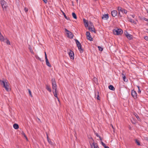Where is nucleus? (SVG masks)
Listing matches in <instances>:
<instances>
[{
	"instance_id": "15",
	"label": "nucleus",
	"mask_w": 148,
	"mask_h": 148,
	"mask_svg": "<svg viewBox=\"0 0 148 148\" xmlns=\"http://www.w3.org/2000/svg\"><path fill=\"white\" fill-rule=\"evenodd\" d=\"M83 21L85 27H88V21L86 20L85 19H83Z\"/></svg>"
},
{
	"instance_id": "10",
	"label": "nucleus",
	"mask_w": 148,
	"mask_h": 148,
	"mask_svg": "<svg viewBox=\"0 0 148 148\" xmlns=\"http://www.w3.org/2000/svg\"><path fill=\"white\" fill-rule=\"evenodd\" d=\"M86 37L90 41L93 40V38L90 35V32H86Z\"/></svg>"
},
{
	"instance_id": "20",
	"label": "nucleus",
	"mask_w": 148,
	"mask_h": 148,
	"mask_svg": "<svg viewBox=\"0 0 148 148\" xmlns=\"http://www.w3.org/2000/svg\"><path fill=\"white\" fill-rule=\"evenodd\" d=\"M126 37L129 40H131L133 38V36L131 34H128Z\"/></svg>"
},
{
	"instance_id": "26",
	"label": "nucleus",
	"mask_w": 148,
	"mask_h": 148,
	"mask_svg": "<svg viewBox=\"0 0 148 148\" xmlns=\"http://www.w3.org/2000/svg\"><path fill=\"white\" fill-rule=\"evenodd\" d=\"M73 17L75 19H77V16L75 12H73L72 14Z\"/></svg>"
},
{
	"instance_id": "8",
	"label": "nucleus",
	"mask_w": 148,
	"mask_h": 148,
	"mask_svg": "<svg viewBox=\"0 0 148 148\" xmlns=\"http://www.w3.org/2000/svg\"><path fill=\"white\" fill-rule=\"evenodd\" d=\"M117 10L118 11L122 12L123 13L126 14L127 12V10L119 6L117 7Z\"/></svg>"
},
{
	"instance_id": "31",
	"label": "nucleus",
	"mask_w": 148,
	"mask_h": 148,
	"mask_svg": "<svg viewBox=\"0 0 148 148\" xmlns=\"http://www.w3.org/2000/svg\"><path fill=\"white\" fill-rule=\"evenodd\" d=\"M94 27L93 24L91 21H90L89 22V27Z\"/></svg>"
},
{
	"instance_id": "47",
	"label": "nucleus",
	"mask_w": 148,
	"mask_h": 148,
	"mask_svg": "<svg viewBox=\"0 0 148 148\" xmlns=\"http://www.w3.org/2000/svg\"><path fill=\"white\" fill-rule=\"evenodd\" d=\"M45 58H47V54H46V52H45Z\"/></svg>"
},
{
	"instance_id": "57",
	"label": "nucleus",
	"mask_w": 148,
	"mask_h": 148,
	"mask_svg": "<svg viewBox=\"0 0 148 148\" xmlns=\"http://www.w3.org/2000/svg\"><path fill=\"white\" fill-rule=\"evenodd\" d=\"M112 127L113 128V126L112 125Z\"/></svg>"
},
{
	"instance_id": "12",
	"label": "nucleus",
	"mask_w": 148,
	"mask_h": 148,
	"mask_svg": "<svg viewBox=\"0 0 148 148\" xmlns=\"http://www.w3.org/2000/svg\"><path fill=\"white\" fill-rule=\"evenodd\" d=\"M118 14V12L116 10H113L111 12V14L113 17H114Z\"/></svg>"
},
{
	"instance_id": "48",
	"label": "nucleus",
	"mask_w": 148,
	"mask_h": 148,
	"mask_svg": "<svg viewBox=\"0 0 148 148\" xmlns=\"http://www.w3.org/2000/svg\"><path fill=\"white\" fill-rule=\"evenodd\" d=\"M136 118L138 120H139V119H140L139 117L138 116H136Z\"/></svg>"
},
{
	"instance_id": "16",
	"label": "nucleus",
	"mask_w": 148,
	"mask_h": 148,
	"mask_svg": "<svg viewBox=\"0 0 148 148\" xmlns=\"http://www.w3.org/2000/svg\"><path fill=\"white\" fill-rule=\"evenodd\" d=\"M46 60V65L49 67H51V65L50 64L49 60L47 59V58H45Z\"/></svg>"
},
{
	"instance_id": "36",
	"label": "nucleus",
	"mask_w": 148,
	"mask_h": 148,
	"mask_svg": "<svg viewBox=\"0 0 148 148\" xmlns=\"http://www.w3.org/2000/svg\"><path fill=\"white\" fill-rule=\"evenodd\" d=\"M119 11V12H118V16L119 17H121L122 16V15L120 13V12H119V11Z\"/></svg>"
},
{
	"instance_id": "53",
	"label": "nucleus",
	"mask_w": 148,
	"mask_h": 148,
	"mask_svg": "<svg viewBox=\"0 0 148 148\" xmlns=\"http://www.w3.org/2000/svg\"><path fill=\"white\" fill-rule=\"evenodd\" d=\"M147 91L148 92V88L147 89Z\"/></svg>"
},
{
	"instance_id": "50",
	"label": "nucleus",
	"mask_w": 148,
	"mask_h": 148,
	"mask_svg": "<svg viewBox=\"0 0 148 148\" xmlns=\"http://www.w3.org/2000/svg\"><path fill=\"white\" fill-rule=\"evenodd\" d=\"M99 140H102V139L101 138V136H99Z\"/></svg>"
},
{
	"instance_id": "27",
	"label": "nucleus",
	"mask_w": 148,
	"mask_h": 148,
	"mask_svg": "<svg viewBox=\"0 0 148 148\" xmlns=\"http://www.w3.org/2000/svg\"><path fill=\"white\" fill-rule=\"evenodd\" d=\"M129 21L132 23H134V24H136V22L135 21H134V20L130 18L129 19Z\"/></svg>"
},
{
	"instance_id": "43",
	"label": "nucleus",
	"mask_w": 148,
	"mask_h": 148,
	"mask_svg": "<svg viewBox=\"0 0 148 148\" xmlns=\"http://www.w3.org/2000/svg\"><path fill=\"white\" fill-rule=\"evenodd\" d=\"M95 134L97 137H99V136L98 134L97 133H95Z\"/></svg>"
},
{
	"instance_id": "23",
	"label": "nucleus",
	"mask_w": 148,
	"mask_h": 148,
	"mask_svg": "<svg viewBox=\"0 0 148 148\" xmlns=\"http://www.w3.org/2000/svg\"><path fill=\"white\" fill-rule=\"evenodd\" d=\"M13 127L15 129H17L19 128L18 125L16 123H14L13 125Z\"/></svg>"
},
{
	"instance_id": "42",
	"label": "nucleus",
	"mask_w": 148,
	"mask_h": 148,
	"mask_svg": "<svg viewBox=\"0 0 148 148\" xmlns=\"http://www.w3.org/2000/svg\"><path fill=\"white\" fill-rule=\"evenodd\" d=\"M36 58L38 60H39L41 61V59H40V58L38 56H37L36 57Z\"/></svg>"
},
{
	"instance_id": "24",
	"label": "nucleus",
	"mask_w": 148,
	"mask_h": 148,
	"mask_svg": "<svg viewBox=\"0 0 148 148\" xmlns=\"http://www.w3.org/2000/svg\"><path fill=\"white\" fill-rule=\"evenodd\" d=\"M29 49L30 51V52L32 53V54H34V52L33 51L32 48L31 46L30 45H29Z\"/></svg>"
},
{
	"instance_id": "55",
	"label": "nucleus",
	"mask_w": 148,
	"mask_h": 148,
	"mask_svg": "<svg viewBox=\"0 0 148 148\" xmlns=\"http://www.w3.org/2000/svg\"><path fill=\"white\" fill-rule=\"evenodd\" d=\"M147 25H148V23H147Z\"/></svg>"
},
{
	"instance_id": "46",
	"label": "nucleus",
	"mask_w": 148,
	"mask_h": 148,
	"mask_svg": "<svg viewBox=\"0 0 148 148\" xmlns=\"http://www.w3.org/2000/svg\"><path fill=\"white\" fill-rule=\"evenodd\" d=\"M45 3H47V0H42Z\"/></svg>"
},
{
	"instance_id": "9",
	"label": "nucleus",
	"mask_w": 148,
	"mask_h": 148,
	"mask_svg": "<svg viewBox=\"0 0 148 148\" xmlns=\"http://www.w3.org/2000/svg\"><path fill=\"white\" fill-rule=\"evenodd\" d=\"M131 95L133 98L136 99L137 98V95L136 91L134 90L131 91Z\"/></svg>"
},
{
	"instance_id": "25",
	"label": "nucleus",
	"mask_w": 148,
	"mask_h": 148,
	"mask_svg": "<svg viewBox=\"0 0 148 148\" xmlns=\"http://www.w3.org/2000/svg\"><path fill=\"white\" fill-rule=\"evenodd\" d=\"M62 12L63 14V15L64 16V18L67 20H70L69 18V17H67V16H66V15L65 13H64V12H63L62 11Z\"/></svg>"
},
{
	"instance_id": "28",
	"label": "nucleus",
	"mask_w": 148,
	"mask_h": 148,
	"mask_svg": "<svg viewBox=\"0 0 148 148\" xmlns=\"http://www.w3.org/2000/svg\"><path fill=\"white\" fill-rule=\"evenodd\" d=\"M4 42H6L8 45H10V41L8 40L7 39V38H5V40Z\"/></svg>"
},
{
	"instance_id": "39",
	"label": "nucleus",
	"mask_w": 148,
	"mask_h": 148,
	"mask_svg": "<svg viewBox=\"0 0 148 148\" xmlns=\"http://www.w3.org/2000/svg\"><path fill=\"white\" fill-rule=\"evenodd\" d=\"M24 11L26 13L28 11V9L26 8H24Z\"/></svg>"
},
{
	"instance_id": "33",
	"label": "nucleus",
	"mask_w": 148,
	"mask_h": 148,
	"mask_svg": "<svg viewBox=\"0 0 148 148\" xmlns=\"http://www.w3.org/2000/svg\"><path fill=\"white\" fill-rule=\"evenodd\" d=\"M99 50L100 51H102L103 49L100 46H98Z\"/></svg>"
},
{
	"instance_id": "5",
	"label": "nucleus",
	"mask_w": 148,
	"mask_h": 148,
	"mask_svg": "<svg viewBox=\"0 0 148 148\" xmlns=\"http://www.w3.org/2000/svg\"><path fill=\"white\" fill-rule=\"evenodd\" d=\"M0 3L3 9H6L8 7V4L4 0H1L0 1Z\"/></svg>"
},
{
	"instance_id": "52",
	"label": "nucleus",
	"mask_w": 148,
	"mask_h": 148,
	"mask_svg": "<svg viewBox=\"0 0 148 148\" xmlns=\"http://www.w3.org/2000/svg\"><path fill=\"white\" fill-rule=\"evenodd\" d=\"M94 79H95H95H97L96 78H94Z\"/></svg>"
},
{
	"instance_id": "34",
	"label": "nucleus",
	"mask_w": 148,
	"mask_h": 148,
	"mask_svg": "<svg viewBox=\"0 0 148 148\" xmlns=\"http://www.w3.org/2000/svg\"><path fill=\"white\" fill-rule=\"evenodd\" d=\"M98 95H97V98L98 100H100V97L99 95V92H97Z\"/></svg>"
},
{
	"instance_id": "22",
	"label": "nucleus",
	"mask_w": 148,
	"mask_h": 148,
	"mask_svg": "<svg viewBox=\"0 0 148 148\" xmlns=\"http://www.w3.org/2000/svg\"><path fill=\"white\" fill-rule=\"evenodd\" d=\"M108 88L110 90H114L115 89L113 86L112 85H109L108 86Z\"/></svg>"
},
{
	"instance_id": "13",
	"label": "nucleus",
	"mask_w": 148,
	"mask_h": 148,
	"mask_svg": "<svg viewBox=\"0 0 148 148\" xmlns=\"http://www.w3.org/2000/svg\"><path fill=\"white\" fill-rule=\"evenodd\" d=\"M109 18V14H108L103 15L102 17V19H105V20H107Z\"/></svg>"
},
{
	"instance_id": "51",
	"label": "nucleus",
	"mask_w": 148,
	"mask_h": 148,
	"mask_svg": "<svg viewBox=\"0 0 148 148\" xmlns=\"http://www.w3.org/2000/svg\"><path fill=\"white\" fill-rule=\"evenodd\" d=\"M104 148H109V147L108 146H105V147H104Z\"/></svg>"
},
{
	"instance_id": "37",
	"label": "nucleus",
	"mask_w": 148,
	"mask_h": 148,
	"mask_svg": "<svg viewBox=\"0 0 148 148\" xmlns=\"http://www.w3.org/2000/svg\"><path fill=\"white\" fill-rule=\"evenodd\" d=\"M144 38L146 40L148 41V36H145L144 37Z\"/></svg>"
},
{
	"instance_id": "54",
	"label": "nucleus",
	"mask_w": 148,
	"mask_h": 148,
	"mask_svg": "<svg viewBox=\"0 0 148 148\" xmlns=\"http://www.w3.org/2000/svg\"><path fill=\"white\" fill-rule=\"evenodd\" d=\"M78 0H76V1H77V3L78 2Z\"/></svg>"
},
{
	"instance_id": "35",
	"label": "nucleus",
	"mask_w": 148,
	"mask_h": 148,
	"mask_svg": "<svg viewBox=\"0 0 148 148\" xmlns=\"http://www.w3.org/2000/svg\"><path fill=\"white\" fill-rule=\"evenodd\" d=\"M28 92H29V95L31 97H32V94L31 92V90H30V89H28Z\"/></svg>"
},
{
	"instance_id": "44",
	"label": "nucleus",
	"mask_w": 148,
	"mask_h": 148,
	"mask_svg": "<svg viewBox=\"0 0 148 148\" xmlns=\"http://www.w3.org/2000/svg\"><path fill=\"white\" fill-rule=\"evenodd\" d=\"M47 140H49L50 139L49 138V136H48V134L47 133Z\"/></svg>"
},
{
	"instance_id": "29",
	"label": "nucleus",
	"mask_w": 148,
	"mask_h": 148,
	"mask_svg": "<svg viewBox=\"0 0 148 148\" xmlns=\"http://www.w3.org/2000/svg\"><path fill=\"white\" fill-rule=\"evenodd\" d=\"M21 134L22 135H23L24 136L25 138H26V139L27 140H28V139L27 137V136H26L25 134L24 133V132H23V131L21 133Z\"/></svg>"
},
{
	"instance_id": "11",
	"label": "nucleus",
	"mask_w": 148,
	"mask_h": 148,
	"mask_svg": "<svg viewBox=\"0 0 148 148\" xmlns=\"http://www.w3.org/2000/svg\"><path fill=\"white\" fill-rule=\"evenodd\" d=\"M70 52L69 53V54L70 58L71 59L73 60L74 59V53L73 51H72L71 50H70Z\"/></svg>"
},
{
	"instance_id": "7",
	"label": "nucleus",
	"mask_w": 148,
	"mask_h": 148,
	"mask_svg": "<svg viewBox=\"0 0 148 148\" xmlns=\"http://www.w3.org/2000/svg\"><path fill=\"white\" fill-rule=\"evenodd\" d=\"M91 139L92 140L93 142L91 143H90V145L91 148H99V146L97 143H95L94 140L92 138H91Z\"/></svg>"
},
{
	"instance_id": "45",
	"label": "nucleus",
	"mask_w": 148,
	"mask_h": 148,
	"mask_svg": "<svg viewBox=\"0 0 148 148\" xmlns=\"http://www.w3.org/2000/svg\"><path fill=\"white\" fill-rule=\"evenodd\" d=\"M143 19L144 20H145V21H148V19H147L145 18V17H144L143 18Z\"/></svg>"
},
{
	"instance_id": "18",
	"label": "nucleus",
	"mask_w": 148,
	"mask_h": 148,
	"mask_svg": "<svg viewBox=\"0 0 148 148\" xmlns=\"http://www.w3.org/2000/svg\"><path fill=\"white\" fill-rule=\"evenodd\" d=\"M53 93L54 94V96L57 98L58 101H59V99L57 96V90H56V91H53Z\"/></svg>"
},
{
	"instance_id": "21",
	"label": "nucleus",
	"mask_w": 148,
	"mask_h": 148,
	"mask_svg": "<svg viewBox=\"0 0 148 148\" xmlns=\"http://www.w3.org/2000/svg\"><path fill=\"white\" fill-rule=\"evenodd\" d=\"M46 89L49 91L50 92H51V88H50V86L48 85H46Z\"/></svg>"
},
{
	"instance_id": "14",
	"label": "nucleus",
	"mask_w": 148,
	"mask_h": 148,
	"mask_svg": "<svg viewBox=\"0 0 148 148\" xmlns=\"http://www.w3.org/2000/svg\"><path fill=\"white\" fill-rule=\"evenodd\" d=\"M5 38H4L3 36L2 35L1 33L0 32V40L1 41L4 42L5 40Z\"/></svg>"
},
{
	"instance_id": "40",
	"label": "nucleus",
	"mask_w": 148,
	"mask_h": 148,
	"mask_svg": "<svg viewBox=\"0 0 148 148\" xmlns=\"http://www.w3.org/2000/svg\"><path fill=\"white\" fill-rule=\"evenodd\" d=\"M125 34L126 36H127V35L128 34H129L128 33V32L127 31H125Z\"/></svg>"
},
{
	"instance_id": "4",
	"label": "nucleus",
	"mask_w": 148,
	"mask_h": 148,
	"mask_svg": "<svg viewBox=\"0 0 148 148\" xmlns=\"http://www.w3.org/2000/svg\"><path fill=\"white\" fill-rule=\"evenodd\" d=\"M51 82L52 84V89L53 90V91H56L57 85L56 83L55 79L54 78H52L51 79Z\"/></svg>"
},
{
	"instance_id": "19",
	"label": "nucleus",
	"mask_w": 148,
	"mask_h": 148,
	"mask_svg": "<svg viewBox=\"0 0 148 148\" xmlns=\"http://www.w3.org/2000/svg\"><path fill=\"white\" fill-rule=\"evenodd\" d=\"M88 29L91 31L95 33H96L94 27H89Z\"/></svg>"
},
{
	"instance_id": "3",
	"label": "nucleus",
	"mask_w": 148,
	"mask_h": 148,
	"mask_svg": "<svg viewBox=\"0 0 148 148\" xmlns=\"http://www.w3.org/2000/svg\"><path fill=\"white\" fill-rule=\"evenodd\" d=\"M113 32L115 35H121L123 33V30L121 29L117 28L114 29Z\"/></svg>"
},
{
	"instance_id": "1",
	"label": "nucleus",
	"mask_w": 148,
	"mask_h": 148,
	"mask_svg": "<svg viewBox=\"0 0 148 148\" xmlns=\"http://www.w3.org/2000/svg\"><path fill=\"white\" fill-rule=\"evenodd\" d=\"M0 82L1 84V85L3 86V87L5 88V90L7 91H9L10 90V89L9 88L8 83L7 81L5 80V81H4L0 79Z\"/></svg>"
},
{
	"instance_id": "49",
	"label": "nucleus",
	"mask_w": 148,
	"mask_h": 148,
	"mask_svg": "<svg viewBox=\"0 0 148 148\" xmlns=\"http://www.w3.org/2000/svg\"><path fill=\"white\" fill-rule=\"evenodd\" d=\"M131 16L133 18H134L135 16V15L134 14H132L131 15Z\"/></svg>"
},
{
	"instance_id": "2",
	"label": "nucleus",
	"mask_w": 148,
	"mask_h": 148,
	"mask_svg": "<svg viewBox=\"0 0 148 148\" xmlns=\"http://www.w3.org/2000/svg\"><path fill=\"white\" fill-rule=\"evenodd\" d=\"M75 41L77 45V46L80 53H83L84 51V49L82 48V46L81 43L77 39H75Z\"/></svg>"
},
{
	"instance_id": "6",
	"label": "nucleus",
	"mask_w": 148,
	"mask_h": 148,
	"mask_svg": "<svg viewBox=\"0 0 148 148\" xmlns=\"http://www.w3.org/2000/svg\"><path fill=\"white\" fill-rule=\"evenodd\" d=\"M65 31L67 32L66 34H67V37L70 38H73L74 35L73 33L71 32L68 30L66 28L64 29Z\"/></svg>"
},
{
	"instance_id": "56",
	"label": "nucleus",
	"mask_w": 148,
	"mask_h": 148,
	"mask_svg": "<svg viewBox=\"0 0 148 148\" xmlns=\"http://www.w3.org/2000/svg\"><path fill=\"white\" fill-rule=\"evenodd\" d=\"M147 13H148V10L147 11Z\"/></svg>"
},
{
	"instance_id": "32",
	"label": "nucleus",
	"mask_w": 148,
	"mask_h": 148,
	"mask_svg": "<svg viewBox=\"0 0 148 148\" xmlns=\"http://www.w3.org/2000/svg\"><path fill=\"white\" fill-rule=\"evenodd\" d=\"M48 142L51 145H54V143L51 141V140L50 139L47 140Z\"/></svg>"
},
{
	"instance_id": "30",
	"label": "nucleus",
	"mask_w": 148,
	"mask_h": 148,
	"mask_svg": "<svg viewBox=\"0 0 148 148\" xmlns=\"http://www.w3.org/2000/svg\"><path fill=\"white\" fill-rule=\"evenodd\" d=\"M135 141L137 145H140V143L139 141L137 139H135Z\"/></svg>"
},
{
	"instance_id": "17",
	"label": "nucleus",
	"mask_w": 148,
	"mask_h": 148,
	"mask_svg": "<svg viewBox=\"0 0 148 148\" xmlns=\"http://www.w3.org/2000/svg\"><path fill=\"white\" fill-rule=\"evenodd\" d=\"M122 77L123 78L124 81L125 82H127L128 81V79L126 77L124 74L122 73Z\"/></svg>"
},
{
	"instance_id": "41",
	"label": "nucleus",
	"mask_w": 148,
	"mask_h": 148,
	"mask_svg": "<svg viewBox=\"0 0 148 148\" xmlns=\"http://www.w3.org/2000/svg\"><path fill=\"white\" fill-rule=\"evenodd\" d=\"M101 143L102 145L104 147H105V146H106L105 144L102 141L101 142Z\"/></svg>"
},
{
	"instance_id": "38",
	"label": "nucleus",
	"mask_w": 148,
	"mask_h": 148,
	"mask_svg": "<svg viewBox=\"0 0 148 148\" xmlns=\"http://www.w3.org/2000/svg\"><path fill=\"white\" fill-rule=\"evenodd\" d=\"M137 87L138 88V93H140L141 92V91L140 89V87L139 86H137Z\"/></svg>"
}]
</instances>
